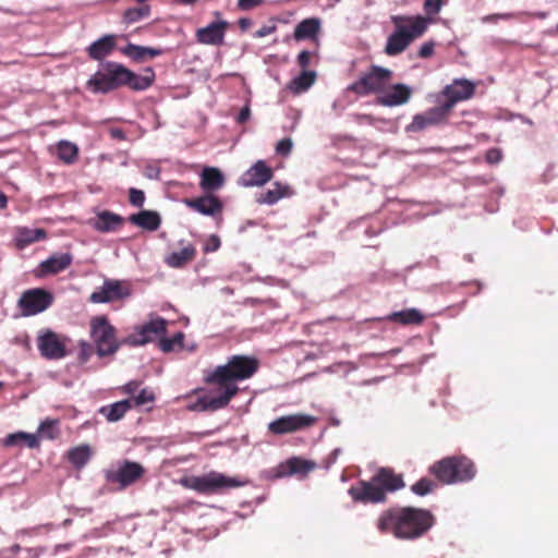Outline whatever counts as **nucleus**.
Instances as JSON below:
<instances>
[{"label": "nucleus", "instance_id": "f257e3e1", "mask_svg": "<svg viewBox=\"0 0 558 558\" xmlns=\"http://www.w3.org/2000/svg\"><path fill=\"white\" fill-rule=\"evenodd\" d=\"M259 368V361L251 355H233L223 365L207 371L206 384L215 386L217 396L201 397L197 407L202 411H217L226 408L239 392L236 383L251 378Z\"/></svg>", "mask_w": 558, "mask_h": 558}, {"label": "nucleus", "instance_id": "f03ea898", "mask_svg": "<svg viewBox=\"0 0 558 558\" xmlns=\"http://www.w3.org/2000/svg\"><path fill=\"white\" fill-rule=\"evenodd\" d=\"M435 515L427 509L416 507H390L379 514L376 527L381 534L398 539L414 541L424 536L435 524Z\"/></svg>", "mask_w": 558, "mask_h": 558}, {"label": "nucleus", "instance_id": "7ed1b4c3", "mask_svg": "<svg viewBox=\"0 0 558 558\" xmlns=\"http://www.w3.org/2000/svg\"><path fill=\"white\" fill-rule=\"evenodd\" d=\"M395 31L388 36L385 53L393 57L403 52L410 44L421 37L426 31L432 20L423 15H391Z\"/></svg>", "mask_w": 558, "mask_h": 558}, {"label": "nucleus", "instance_id": "20e7f679", "mask_svg": "<svg viewBox=\"0 0 558 558\" xmlns=\"http://www.w3.org/2000/svg\"><path fill=\"white\" fill-rule=\"evenodd\" d=\"M428 472L442 485H451L473 480L476 468L465 456H451L434 462Z\"/></svg>", "mask_w": 558, "mask_h": 558}, {"label": "nucleus", "instance_id": "39448f33", "mask_svg": "<svg viewBox=\"0 0 558 558\" xmlns=\"http://www.w3.org/2000/svg\"><path fill=\"white\" fill-rule=\"evenodd\" d=\"M168 320L155 314L148 316V320L135 325L132 331L121 338L120 344L128 347H142L156 340L161 343L162 337L167 333Z\"/></svg>", "mask_w": 558, "mask_h": 558}, {"label": "nucleus", "instance_id": "423d86ee", "mask_svg": "<svg viewBox=\"0 0 558 558\" xmlns=\"http://www.w3.org/2000/svg\"><path fill=\"white\" fill-rule=\"evenodd\" d=\"M98 70L87 81V87L94 94H107L122 87L125 80L126 68L113 61L102 62Z\"/></svg>", "mask_w": 558, "mask_h": 558}, {"label": "nucleus", "instance_id": "0eeeda50", "mask_svg": "<svg viewBox=\"0 0 558 558\" xmlns=\"http://www.w3.org/2000/svg\"><path fill=\"white\" fill-rule=\"evenodd\" d=\"M181 482L186 488L207 495L241 487L245 484V482L240 481L238 477H230L215 471L202 476L184 477Z\"/></svg>", "mask_w": 558, "mask_h": 558}, {"label": "nucleus", "instance_id": "6e6552de", "mask_svg": "<svg viewBox=\"0 0 558 558\" xmlns=\"http://www.w3.org/2000/svg\"><path fill=\"white\" fill-rule=\"evenodd\" d=\"M392 72L379 65H372L369 71L363 73L360 78L348 86V90L356 95L383 93L389 84Z\"/></svg>", "mask_w": 558, "mask_h": 558}, {"label": "nucleus", "instance_id": "1a4fd4ad", "mask_svg": "<svg viewBox=\"0 0 558 558\" xmlns=\"http://www.w3.org/2000/svg\"><path fill=\"white\" fill-rule=\"evenodd\" d=\"M317 422V417L305 414L294 413L289 415H282L271 421L268 426V433L277 436L292 434L295 432L304 430L314 426Z\"/></svg>", "mask_w": 558, "mask_h": 558}, {"label": "nucleus", "instance_id": "9d476101", "mask_svg": "<svg viewBox=\"0 0 558 558\" xmlns=\"http://www.w3.org/2000/svg\"><path fill=\"white\" fill-rule=\"evenodd\" d=\"M53 302V295L43 288L26 290L17 304L24 316H34L46 311Z\"/></svg>", "mask_w": 558, "mask_h": 558}, {"label": "nucleus", "instance_id": "9b49d317", "mask_svg": "<svg viewBox=\"0 0 558 558\" xmlns=\"http://www.w3.org/2000/svg\"><path fill=\"white\" fill-rule=\"evenodd\" d=\"M90 337L98 349L105 345L107 349H119L124 345L120 344L121 339L116 338V328L105 316H99L92 320Z\"/></svg>", "mask_w": 558, "mask_h": 558}, {"label": "nucleus", "instance_id": "f8f14e48", "mask_svg": "<svg viewBox=\"0 0 558 558\" xmlns=\"http://www.w3.org/2000/svg\"><path fill=\"white\" fill-rule=\"evenodd\" d=\"M130 295L131 290L125 282L116 279H105L102 286L90 294L89 301L95 304L110 303L123 300Z\"/></svg>", "mask_w": 558, "mask_h": 558}, {"label": "nucleus", "instance_id": "ddd939ff", "mask_svg": "<svg viewBox=\"0 0 558 558\" xmlns=\"http://www.w3.org/2000/svg\"><path fill=\"white\" fill-rule=\"evenodd\" d=\"M144 474L145 469L141 463L124 460L117 470L108 471L106 478L109 483L119 484L123 489L136 483Z\"/></svg>", "mask_w": 558, "mask_h": 558}, {"label": "nucleus", "instance_id": "4468645a", "mask_svg": "<svg viewBox=\"0 0 558 558\" xmlns=\"http://www.w3.org/2000/svg\"><path fill=\"white\" fill-rule=\"evenodd\" d=\"M474 92L475 85L471 81L465 78H456L442 90V95L447 98V100L441 104L444 110L449 113L457 102L471 98Z\"/></svg>", "mask_w": 558, "mask_h": 558}, {"label": "nucleus", "instance_id": "2eb2a0df", "mask_svg": "<svg viewBox=\"0 0 558 558\" xmlns=\"http://www.w3.org/2000/svg\"><path fill=\"white\" fill-rule=\"evenodd\" d=\"M349 494L354 501L362 504H380L387 500L383 489L372 477L371 481H360L355 486H351Z\"/></svg>", "mask_w": 558, "mask_h": 558}, {"label": "nucleus", "instance_id": "dca6fc26", "mask_svg": "<svg viewBox=\"0 0 558 558\" xmlns=\"http://www.w3.org/2000/svg\"><path fill=\"white\" fill-rule=\"evenodd\" d=\"M424 320V315L415 307L392 312L385 317H376L367 320L374 328L383 329L387 322L396 323L402 326H417Z\"/></svg>", "mask_w": 558, "mask_h": 558}, {"label": "nucleus", "instance_id": "f3484780", "mask_svg": "<svg viewBox=\"0 0 558 558\" xmlns=\"http://www.w3.org/2000/svg\"><path fill=\"white\" fill-rule=\"evenodd\" d=\"M449 113L444 110L442 106H436L429 110L415 114L412 122L407 125L408 133H415L425 130L428 126L436 125L442 122Z\"/></svg>", "mask_w": 558, "mask_h": 558}, {"label": "nucleus", "instance_id": "a211bd4d", "mask_svg": "<svg viewBox=\"0 0 558 558\" xmlns=\"http://www.w3.org/2000/svg\"><path fill=\"white\" fill-rule=\"evenodd\" d=\"M184 203L189 208L195 210L196 213L209 217L220 215L223 209V204L219 197L209 193L196 198H187L184 201Z\"/></svg>", "mask_w": 558, "mask_h": 558}, {"label": "nucleus", "instance_id": "6ab92c4d", "mask_svg": "<svg viewBox=\"0 0 558 558\" xmlns=\"http://www.w3.org/2000/svg\"><path fill=\"white\" fill-rule=\"evenodd\" d=\"M228 22L220 20L211 22L205 27L196 31V39L199 44L219 46L223 43Z\"/></svg>", "mask_w": 558, "mask_h": 558}, {"label": "nucleus", "instance_id": "aec40b11", "mask_svg": "<svg viewBox=\"0 0 558 558\" xmlns=\"http://www.w3.org/2000/svg\"><path fill=\"white\" fill-rule=\"evenodd\" d=\"M272 178V170L266 165L265 161H256L248 170H246L240 178L239 183L242 186H260L270 181Z\"/></svg>", "mask_w": 558, "mask_h": 558}, {"label": "nucleus", "instance_id": "412c9836", "mask_svg": "<svg viewBox=\"0 0 558 558\" xmlns=\"http://www.w3.org/2000/svg\"><path fill=\"white\" fill-rule=\"evenodd\" d=\"M72 260L73 256L71 253L53 254L39 264L35 274L39 278L56 275L65 270L72 264Z\"/></svg>", "mask_w": 558, "mask_h": 558}, {"label": "nucleus", "instance_id": "4be33fe9", "mask_svg": "<svg viewBox=\"0 0 558 558\" xmlns=\"http://www.w3.org/2000/svg\"><path fill=\"white\" fill-rule=\"evenodd\" d=\"M373 478L379 487H383L386 495L405 486L402 474L396 473L390 468H380Z\"/></svg>", "mask_w": 558, "mask_h": 558}, {"label": "nucleus", "instance_id": "5701e85b", "mask_svg": "<svg viewBox=\"0 0 558 558\" xmlns=\"http://www.w3.org/2000/svg\"><path fill=\"white\" fill-rule=\"evenodd\" d=\"M412 89L405 84H396L392 88L377 98V102L385 107H396L409 101Z\"/></svg>", "mask_w": 558, "mask_h": 558}, {"label": "nucleus", "instance_id": "b1692460", "mask_svg": "<svg viewBox=\"0 0 558 558\" xmlns=\"http://www.w3.org/2000/svg\"><path fill=\"white\" fill-rule=\"evenodd\" d=\"M315 468V462L300 457H293L278 466V476H290L293 474L307 475Z\"/></svg>", "mask_w": 558, "mask_h": 558}, {"label": "nucleus", "instance_id": "393cba45", "mask_svg": "<svg viewBox=\"0 0 558 558\" xmlns=\"http://www.w3.org/2000/svg\"><path fill=\"white\" fill-rule=\"evenodd\" d=\"M225 181V175L220 169L216 167H204L201 172L199 186L204 192L211 194L220 190Z\"/></svg>", "mask_w": 558, "mask_h": 558}, {"label": "nucleus", "instance_id": "a878e982", "mask_svg": "<svg viewBox=\"0 0 558 558\" xmlns=\"http://www.w3.org/2000/svg\"><path fill=\"white\" fill-rule=\"evenodd\" d=\"M114 49L116 36L105 35L88 46L87 53L90 59L102 61L106 57L110 56Z\"/></svg>", "mask_w": 558, "mask_h": 558}, {"label": "nucleus", "instance_id": "bb28decb", "mask_svg": "<svg viewBox=\"0 0 558 558\" xmlns=\"http://www.w3.org/2000/svg\"><path fill=\"white\" fill-rule=\"evenodd\" d=\"M70 339L50 329H41L37 337V349H66Z\"/></svg>", "mask_w": 558, "mask_h": 558}, {"label": "nucleus", "instance_id": "cd10ccee", "mask_svg": "<svg viewBox=\"0 0 558 558\" xmlns=\"http://www.w3.org/2000/svg\"><path fill=\"white\" fill-rule=\"evenodd\" d=\"M145 72L146 75H140L126 68L123 86H128L133 90H146L154 83L155 73L151 68H147Z\"/></svg>", "mask_w": 558, "mask_h": 558}, {"label": "nucleus", "instance_id": "c85d7f7f", "mask_svg": "<svg viewBox=\"0 0 558 558\" xmlns=\"http://www.w3.org/2000/svg\"><path fill=\"white\" fill-rule=\"evenodd\" d=\"M322 27V21L318 17H308L301 21L294 28V39L298 41L306 39H316Z\"/></svg>", "mask_w": 558, "mask_h": 558}, {"label": "nucleus", "instance_id": "c756f323", "mask_svg": "<svg viewBox=\"0 0 558 558\" xmlns=\"http://www.w3.org/2000/svg\"><path fill=\"white\" fill-rule=\"evenodd\" d=\"M0 442L3 447L7 448L24 445L27 448L35 449L40 446L37 435L25 432L9 434L3 439H1Z\"/></svg>", "mask_w": 558, "mask_h": 558}, {"label": "nucleus", "instance_id": "7c9ffc66", "mask_svg": "<svg viewBox=\"0 0 558 558\" xmlns=\"http://www.w3.org/2000/svg\"><path fill=\"white\" fill-rule=\"evenodd\" d=\"M131 223L144 230L156 231L161 223L160 215L153 210H142L129 217Z\"/></svg>", "mask_w": 558, "mask_h": 558}, {"label": "nucleus", "instance_id": "2f4dec72", "mask_svg": "<svg viewBox=\"0 0 558 558\" xmlns=\"http://www.w3.org/2000/svg\"><path fill=\"white\" fill-rule=\"evenodd\" d=\"M196 256V248L187 244L180 251H173L165 257V263L171 268H182Z\"/></svg>", "mask_w": 558, "mask_h": 558}, {"label": "nucleus", "instance_id": "473e14b6", "mask_svg": "<svg viewBox=\"0 0 558 558\" xmlns=\"http://www.w3.org/2000/svg\"><path fill=\"white\" fill-rule=\"evenodd\" d=\"M46 238L44 229H32L27 227H20L15 230L14 241L20 250L25 248L32 243L41 241Z\"/></svg>", "mask_w": 558, "mask_h": 558}, {"label": "nucleus", "instance_id": "72a5a7b5", "mask_svg": "<svg viewBox=\"0 0 558 558\" xmlns=\"http://www.w3.org/2000/svg\"><path fill=\"white\" fill-rule=\"evenodd\" d=\"M122 223V217L118 214L104 210L97 214L96 219L93 222L95 230L99 232H112Z\"/></svg>", "mask_w": 558, "mask_h": 558}, {"label": "nucleus", "instance_id": "f704fd0d", "mask_svg": "<svg viewBox=\"0 0 558 558\" xmlns=\"http://www.w3.org/2000/svg\"><path fill=\"white\" fill-rule=\"evenodd\" d=\"M121 52L136 62H143L147 58H155L162 53L161 49L128 44Z\"/></svg>", "mask_w": 558, "mask_h": 558}, {"label": "nucleus", "instance_id": "c9c22d12", "mask_svg": "<svg viewBox=\"0 0 558 558\" xmlns=\"http://www.w3.org/2000/svg\"><path fill=\"white\" fill-rule=\"evenodd\" d=\"M131 408L132 402L130 400H122L109 405L101 407L99 413L102 414L109 422H118Z\"/></svg>", "mask_w": 558, "mask_h": 558}, {"label": "nucleus", "instance_id": "e433bc0d", "mask_svg": "<svg viewBox=\"0 0 558 558\" xmlns=\"http://www.w3.org/2000/svg\"><path fill=\"white\" fill-rule=\"evenodd\" d=\"M56 150L58 158L64 163L71 165L77 159L78 147L72 142L65 140L58 142Z\"/></svg>", "mask_w": 558, "mask_h": 558}, {"label": "nucleus", "instance_id": "4c0bfd02", "mask_svg": "<svg viewBox=\"0 0 558 558\" xmlns=\"http://www.w3.org/2000/svg\"><path fill=\"white\" fill-rule=\"evenodd\" d=\"M90 458V448L87 445L74 447L68 452V459L73 466L82 469Z\"/></svg>", "mask_w": 558, "mask_h": 558}, {"label": "nucleus", "instance_id": "58836bf2", "mask_svg": "<svg viewBox=\"0 0 558 558\" xmlns=\"http://www.w3.org/2000/svg\"><path fill=\"white\" fill-rule=\"evenodd\" d=\"M315 78L316 73L314 71H303L291 81L289 88L294 93L305 92L314 84Z\"/></svg>", "mask_w": 558, "mask_h": 558}, {"label": "nucleus", "instance_id": "ea45409f", "mask_svg": "<svg viewBox=\"0 0 558 558\" xmlns=\"http://www.w3.org/2000/svg\"><path fill=\"white\" fill-rule=\"evenodd\" d=\"M274 185L275 189L268 190L266 193L260 195V197L258 198V203L274 205L280 198L287 195L289 186L282 185L279 182H276Z\"/></svg>", "mask_w": 558, "mask_h": 558}, {"label": "nucleus", "instance_id": "a19ab883", "mask_svg": "<svg viewBox=\"0 0 558 558\" xmlns=\"http://www.w3.org/2000/svg\"><path fill=\"white\" fill-rule=\"evenodd\" d=\"M150 14V7L147 4H143L138 8H130L123 14V21L126 24L136 23L143 19L148 17Z\"/></svg>", "mask_w": 558, "mask_h": 558}, {"label": "nucleus", "instance_id": "79ce46f5", "mask_svg": "<svg viewBox=\"0 0 558 558\" xmlns=\"http://www.w3.org/2000/svg\"><path fill=\"white\" fill-rule=\"evenodd\" d=\"M38 434L43 438L47 439H56L59 437V429H58V421L57 420H46L40 423L38 427Z\"/></svg>", "mask_w": 558, "mask_h": 558}, {"label": "nucleus", "instance_id": "37998d69", "mask_svg": "<svg viewBox=\"0 0 558 558\" xmlns=\"http://www.w3.org/2000/svg\"><path fill=\"white\" fill-rule=\"evenodd\" d=\"M435 487L436 484L432 480L422 477L411 486V490L417 496H425L432 493Z\"/></svg>", "mask_w": 558, "mask_h": 558}, {"label": "nucleus", "instance_id": "c03bdc74", "mask_svg": "<svg viewBox=\"0 0 558 558\" xmlns=\"http://www.w3.org/2000/svg\"><path fill=\"white\" fill-rule=\"evenodd\" d=\"M184 333L182 331L175 332L172 337H162L159 349H173L174 347L183 348Z\"/></svg>", "mask_w": 558, "mask_h": 558}, {"label": "nucleus", "instance_id": "a18cd8bd", "mask_svg": "<svg viewBox=\"0 0 558 558\" xmlns=\"http://www.w3.org/2000/svg\"><path fill=\"white\" fill-rule=\"evenodd\" d=\"M445 4V0H425L423 3V10L428 17L434 21L433 17L437 15Z\"/></svg>", "mask_w": 558, "mask_h": 558}, {"label": "nucleus", "instance_id": "49530a36", "mask_svg": "<svg viewBox=\"0 0 558 558\" xmlns=\"http://www.w3.org/2000/svg\"><path fill=\"white\" fill-rule=\"evenodd\" d=\"M129 201L132 206L141 208L145 203V194L142 190L131 187L129 190Z\"/></svg>", "mask_w": 558, "mask_h": 558}, {"label": "nucleus", "instance_id": "de8ad7c7", "mask_svg": "<svg viewBox=\"0 0 558 558\" xmlns=\"http://www.w3.org/2000/svg\"><path fill=\"white\" fill-rule=\"evenodd\" d=\"M292 147V140L290 137H284L277 143L276 153L281 156H288L291 153Z\"/></svg>", "mask_w": 558, "mask_h": 558}, {"label": "nucleus", "instance_id": "09e8293b", "mask_svg": "<svg viewBox=\"0 0 558 558\" xmlns=\"http://www.w3.org/2000/svg\"><path fill=\"white\" fill-rule=\"evenodd\" d=\"M155 396L151 391L147 389H143L140 393L134 398L135 405H144L146 403L153 402Z\"/></svg>", "mask_w": 558, "mask_h": 558}, {"label": "nucleus", "instance_id": "8fccbe9b", "mask_svg": "<svg viewBox=\"0 0 558 558\" xmlns=\"http://www.w3.org/2000/svg\"><path fill=\"white\" fill-rule=\"evenodd\" d=\"M220 247V239L218 235L216 234H211L205 245H204V252L205 253H211V252H216L218 248Z\"/></svg>", "mask_w": 558, "mask_h": 558}, {"label": "nucleus", "instance_id": "3c124183", "mask_svg": "<svg viewBox=\"0 0 558 558\" xmlns=\"http://www.w3.org/2000/svg\"><path fill=\"white\" fill-rule=\"evenodd\" d=\"M502 159V153L499 148H490L486 153V161L490 165H497Z\"/></svg>", "mask_w": 558, "mask_h": 558}, {"label": "nucleus", "instance_id": "603ef678", "mask_svg": "<svg viewBox=\"0 0 558 558\" xmlns=\"http://www.w3.org/2000/svg\"><path fill=\"white\" fill-rule=\"evenodd\" d=\"M435 44L433 41L424 43L418 50V56L421 58H429L434 52Z\"/></svg>", "mask_w": 558, "mask_h": 558}, {"label": "nucleus", "instance_id": "864d4df0", "mask_svg": "<svg viewBox=\"0 0 558 558\" xmlns=\"http://www.w3.org/2000/svg\"><path fill=\"white\" fill-rule=\"evenodd\" d=\"M68 351H40V354L46 360H60L66 355Z\"/></svg>", "mask_w": 558, "mask_h": 558}, {"label": "nucleus", "instance_id": "5fc2aeb1", "mask_svg": "<svg viewBox=\"0 0 558 558\" xmlns=\"http://www.w3.org/2000/svg\"><path fill=\"white\" fill-rule=\"evenodd\" d=\"M311 61V52L307 50H302L298 56V63L301 68L305 69L308 66Z\"/></svg>", "mask_w": 558, "mask_h": 558}, {"label": "nucleus", "instance_id": "6e6d98bb", "mask_svg": "<svg viewBox=\"0 0 558 558\" xmlns=\"http://www.w3.org/2000/svg\"><path fill=\"white\" fill-rule=\"evenodd\" d=\"M275 31H276L275 25H270V26L264 25L258 31H256V33L254 34V37L262 38V37L272 34Z\"/></svg>", "mask_w": 558, "mask_h": 558}, {"label": "nucleus", "instance_id": "4d7b16f0", "mask_svg": "<svg viewBox=\"0 0 558 558\" xmlns=\"http://www.w3.org/2000/svg\"><path fill=\"white\" fill-rule=\"evenodd\" d=\"M263 0H239L238 7L241 10H250L262 3Z\"/></svg>", "mask_w": 558, "mask_h": 558}, {"label": "nucleus", "instance_id": "13d9d810", "mask_svg": "<svg viewBox=\"0 0 558 558\" xmlns=\"http://www.w3.org/2000/svg\"><path fill=\"white\" fill-rule=\"evenodd\" d=\"M250 117H251V109H250L248 105H246L240 110V112L236 117V122L241 123V124L245 123L250 119Z\"/></svg>", "mask_w": 558, "mask_h": 558}, {"label": "nucleus", "instance_id": "bf43d9fd", "mask_svg": "<svg viewBox=\"0 0 558 558\" xmlns=\"http://www.w3.org/2000/svg\"><path fill=\"white\" fill-rule=\"evenodd\" d=\"M160 170L156 167L148 166L145 169V177L151 180L159 179Z\"/></svg>", "mask_w": 558, "mask_h": 558}, {"label": "nucleus", "instance_id": "052dcab7", "mask_svg": "<svg viewBox=\"0 0 558 558\" xmlns=\"http://www.w3.org/2000/svg\"><path fill=\"white\" fill-rule=\"evenodd\" d=\"M508 17H509L508 14H490V15H485L484 17H482V21L484 23H488V22H497L500 19H508Z\"/></svg>", "mask_w": 558, "mask_h": 558}, {"label": "nucleus", "instance_id": "680f3d73", "mask_svg": "<svg viewBox=\"0 0 558 558\" xmlns=\"http://www.w3.org/2000/svg\"><path fill=\"white\" fill-rule=\"evenodd\" d=\"M252 26V21L248 17H241L239 20V27L241 31H246Z\"/></svg>", "mask_w": 558, "mask_h": 558}, {"label": "nucleus", "instance_id": "e2e57ef3", "mask_svg": "<svg viewBox=\"0 0 558 558\" xmlns=\"http://www.w3.org/2000/svg\"><path fill=\"white\" fill-rule=\"evenodd\" d=\"M138 388V383L136 381H130L124 386V391L126 393H134L136 389Z\"/></svg>", "mask_w": 558, "mask_h": 558}, {"label": "nucleus", "instance_id": "0e129e2a", "mask_svg": "<svg viewBox=\"0 0 558 558\" xmlns=\"http://www.w3.org/2000/svg\"><path fill=\"white\" fill-rule=\"evenodd\" d=\"M111 135L114 138H119V140H123L124 138V133L120 129H112L111 130Z\"/></svg>", "mask_w": 558, "mask_h": 558}, {"label": "nucleus", "instance_id": "69168bd1", "mask_svg": "<svg viewBox=\"0 0 558 558\" xmlns=\"http://www.w3.org/2000/svg\"><path fill=\"white\" fill-rule=\"evenodd\" d=\"M357 119L360 122H366V123H373V118L368 114H361V116H357Z\"/></svg>", "mask_w": 558, "mask_h": 558}, {"label": "nucleus", "instance_id": "338daca9", "mask_svg": "<svg viewBox=\"0 0 558 558\" xmlns=\"http://www.w3.org/2000/svg\"><path fill=\"white\" fill-rule=\"evenodd\" d=\"M8 198L4 193L0 192V209H3L7 207Z\"/></svg>", "mask_w": 558, "mask_h": 558}, {"label": "nucleus", "instance_id": "774afa93", "mask_svg": "<svg viewBox=\"0 0 558 558\" xmlns=\"http://www.w3.org/2000/svg\"><path fill=\"white\" fill-rule=\"evenodd\" d=\"M89 357V351H81L80 360L81 362H86Z\"/></svg>", "mask_w": 558, "mask_h": 558}]
</instances>
